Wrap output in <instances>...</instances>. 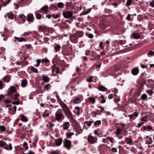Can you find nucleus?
Segmentation results:
<instances>
[{"instance_id":"f257e3e1","label":"nucleus","mask_w":154,"mask_h":154,"mask_svg":"<svg viewBox=\"0 0 154 154\" xmlns=\"http://www.w3.org/2000/svg\"><path fill=\"white\" fill-rule=\"evenodd\" d=\"M64 116L63 114L62 111L61 109H58L55 112V119L57 121L63 120L64 119Z\"/></svg>"},{"instance_id":"f03ea898","label":"nucleus","mask_w":154,"mask_h":154,"mask_svg":"<svg viewBox=\"0 0 154 154\" xmlns=\"http://www.w3.org/2000/svg\"><path fill=\"white\" fill-rule=\"evenodd\" d=\"M63 17L66 19H69L72 17L73 13L71 11H66L62 13Z\"/></svg>"},{"instance_id":"7ed1b4c3","label":"nucleus","mask_w":154,"mask_h":154,"mask_svg":"<svg viewBox=\"0 0 154 154\" xmlns=\"http://www.w3.org/2000/svg\"><path fill=\"white\" fill-rule=\"evenodd\" d=\"M64 147L68 149H70L71 145V142L68 140H65L63 141Z\"/></svg>"},{"instance_id":"20e7f679","label":"nucleus","mask_w":154,"mask_h":154,"mask_svg":"<svg viewBox=\"0 0 154 154\" xmlns=\"http://www.w3.org/2000/svg\"><path fill=\"white\" fill-rule=\"evenodd\" d=\"M63 111L67 117L70 118L72 117V114L69 109L66 108L64 109Z\"/></svg>"},{"instance_id":"39448f33","label":"nucleus","mask_w":154,"mask_h":154,"mask_svg":"<svg viewBox=\"0 0 154 154\" xmlns=\"http://www.w3.org/2000/svg\"><path fill=\"white\" fill-rule=\"evenodd\" d=\"M16 91V89L14 86H11L9 90L8 93V94L10 95H11L13 93L15 92Z\"/></svg>"},{"instance_id":"423d86ee","label":"nucleus","mask_w":154,"mask_h":154,"mask_svg":"<svg viewBox=\"0 0 154 154\" xmlns=\"http://www.w3.org/2000/svg\"><path fill=\"white\" fill-rule=\"evenodd\" d=\"M27 20L29 21L33 22L34 20V17L32 14L29 13L27 15Z\"/></svg>"},{"instance_id":"0eeeda50","label":"nucleus","mask_w":154,"mask_h":154,"mask_svg":"<svg viewBox=\"0 0 154 154\" xmlns=\"http://www.w3.org/2000/svg\"><path fill=\"white\" fill-rule=\"evenodd\" d=\"M70 123L69 122H63L62 125L63 127V128L64 130L68 129Z\"/></svg>"},{"instance_id":"6e6552de","label":"nucleus","mask_w":154,"mask_h":154,"mask_svg":"<svg viewBox=\"0 0 154 154\" xmlns=\"http://www.w3.org/2000/svg\"><path fill=\"white\" fill-rule=\"evenodd\" d=\"M55 143L57 146L60 145L62 142V139L60 138L55 140Z\"/></svg>"},{"instance_id":"1a4fd4ad","label":"nucleus","mask_w":154,"mask_h":154,"mask_svg":"<svg viewBox=\"0 0 154 154\" xmlns=\"http://www.w3.org/2000/svg\"><path fill=\"white\" fill-rule=\"evenodd\" d=\"M11 76L8 75H6L4 78V81L5 82H8L11 80Z\"/></svg>"},{"instance_id":"9d476101","label":"nucleus","mask_w":154,"mask_h":154,"mask_svg":"<svg viewBox=\"0 0 154 154\" xmlns=\"http://www.w3.org/2000/svg\"><path fill=\"white\" fill-rule=\"evenodd\" d=\"M139 72V70L137 68H134L131 70V72L134 75H137L138 73Z\"/></svg>"},{"instance_id":"9b49d317","label":"nucleus","mask_w":154,"mask_h":154,"mask_svg":"<svg viewBox=\"0 0 154 154\" xmlns=\"http://www.w3.org/2000/svg\"><path fill=\"white\" fill-rule=\"evenodd\" d=\"M49 112L47 110H45L44 112L43 113L42 116L44 119L46 117H48L49 116Z\"/></svg>"},{"instance_id":"f8f14e48","label":"nucleus","mask_w":154,"mask_h":154,"mask_svg":"<svg viewBox=\"0 0 154 154\" xmlns=\"http://www.w3.org/2000/svg\"><path fill=\"white\" fill-rule=\"evenodd\" d=\"M88 140L92 143H94L95 142V140L94 137L91 135H89L88 137Z\"/></svg>"},{"instance_id":"ddd939ff","label":"nucleus","mask_w":154,"mask_h":154,"mask_svg":"<svg viewBox=\"0 0 154 154\" xmlns=\"http://www.w3.org/2000/svg\"><path fill=\"white\" fill-rule=\"evenodd\" d=\"M125 140L126 142L127 143H128L130 145L132 144L133 140L131 138L128 137H126L125 138Z\"/></svg>"},{"instance_id":"4468645a","label":"nucleus","mask_w":154,"mask_h":154,"mask_svg":"<svg viewBox=\"0 0 154 154\" xmlns=\"http://www.w3.org/2000/svg\"><path fill=\"white\" fill-rule=\"evenodd\" d=\"M6 145V146L4 148L5 149L8 150H11L12 149L13 147L12 146L11 144L10 143L9 145Z\"/></svg>"},{"instance_id":"2eb2a0df","label":"nucleus","mask_w":154,"mask_h":154,"mask_svg":"<svg viewBox=\"0 0 154 154\" xmlns=\"http://www.w3.org/2000/svg\"><path fill=\"white\" fill-rule=\"evenodd\" d=\"M133 37L135 39H139L140 38V35L138 33H134L132 34Z\"/></svg>"},{"instance_id":"dca6fc26","label":"nucleus","mask_w":154,"mask_h":154,"mask_svg":"<svg viewBox=\"0 0 154 154\" xmlns=\"http://www.w3.org/2000/svg\"><path fill=\"white\" fill-rule=\"evenodd\" d=\"M148 138L149 139V140H147L145 142V144H151L153 140H152V138H150V137H149L148 136H146V138Z\"/></svg>"},{"instance_id":"f3484780","label":"nucleus","mask_w":154,"mask_h":154,"mask_svg":"<svg viewBox=\"0 0 154 154\" xmlns=\"http://www.w3.org/2000/svg\"><path fill=\"white\" fill-rule=\"evenodd\" d=\"M27 82L26 79L23 80L21 82V86L23 87H26L27 84Z\"/></svg>"},{"instance_id":"a211bd4d","label":"nucleus","mask_w":154,"mask_h":154,"mask_svg":"<svg viewBox=\"0 0 154 154\" xmlns=\"http://www.w3.org/2000/svg\"><path fill=\"white\" fill-rule=\"evenodd\" d=\"M14 38H16V40H17V41L19 42H25L26 41L25 39L22 37L19 38L16 37H14Z\"/></svg>"},{"instance_id":"6ab92c4d","label":"nucleus","mask_w":154,"mask_h":154,"mask_svg":"<svg viewBox=\"0 0 154 154\" xmlns=\"http://www.w3.org/2000/svg\"><path fill=\"white\" fill-rule=\"evenodd\" d=\"M7 15L8 18L11 19H13L14 17V15L11 11Z\"/></svg>"},{"instance_id":"aec40b11","label":"nucleus","mask_w":154,"mask_h":154,"mask_svg":"<svg viewBox=\"0 0 154 154\" xmlns=\"http://www.w3.org/2000/svg\"><path fill=\"white\" fill-rule=\"evenodd\" d=\"M6 143L3 140H0V147H3L6 145Z\"/></svg>"},{"instance_id":"412c9836","label":"nucleus","mask_w":154,"mask_h":154,"mask_svg":"<svg viewBox=\"0 0 154 154\" xmlns=\"http://www.w3.org/2000/svg\"><path fill=\"white\" fill-rule=\"evenodd\" d=\"M98 89L100 91H106V88L103 86H100L98 87Z\"/></svg>"},{"instance_id":"4be33fe9","label":"nucleus","mask_w":154,"mask_h":154,"mask_svg":"<svg viewBox=\"0 0 154 154\" xmlns=\"http://www.w3.org/2000/svg\"><path fill=\"white\" fill-rule=\"evenodd\" d=\"M42 80H43L44 82H49V78L46 76H43L42 78Z\"/></svg>"},{"instance_id":"5701e85b","label":"nucleus","mask_w":154,"mask_h":154,"mask_svg":"<svg viewBox=\"0 0 154 154\" xmlns=\"http://www.w3.org/2000/svg\"><path fill=\"white\" fill-rule=\"evenodd\" d=\"M51 87V85L49 84H46L44 87V88H45L47 91H49Z\"/></svg>"},{"instance_id":"b1692460","label":"nucleus","mask_w":154,"mask_h":154,"mask_svg":"<svg viewBox=\"0 0 154 154\" xmlns=\"http://www.w3.org/2000/svg\"><path fill=\"white\" fill-rule=\"evenodd\" d=\"M21 120L23 122H27L28 121V119L26 118V117L23 115H21Z\"/></svg>"},{"instance_id":"393cba45","label":"nucleus","mask_w":154,"mask_h":154,"mask_svg":"<svg viewBox=\"0 0 154 154\" xmlns=\"http://www.w3.org/2000/svg\"><path fill=\"white\" fill-rule=\"evenodd\" d=\"M23 20V23H24L26 20V17L23 14H20L19 16Z\"/></svg>"},{"instance_id":"a878e982","label":"nucleus","mask_w":154,"mask_h":154,"mask_svg":"<svg viewBox=\"0 0 154 154\" xmlns=\"http://www.w3.org/2000/svg\"><path fill=\"white\" fill-rule=\"evenodd\" d=\"M88 99L92 102L93 103H95V97H90L88 98Z\"/></svg>"},{"instance_id":"bb28decb","label":"nucleus","mask_w":154,"mask_h":154,"mask_svg":"<svg viewBox=\"0 0 154 154\" xmlns=\"http://www.w3.org/2000/svg\"><path fill=\"white\" fill-rule=\"evenodd\" d=\"M80 101V99L79 98L76 97L73 100V102L75 103H79Z\"/></svg>"},{"instance_id":"cd10ccee","label":"nucleus","mask_w":154,"mask_h":154,"mask_svg":"<svg viewBox=\"0 0 154 154\" xmlns=\"http://www.w3.org/2000/svg\"><path fill=\"white\" fill-rule=\"evenodd\" d=\"M11 0H2L3 5H5L10 2Z\"/></svg>"},{"instance_id":"c85d7f7f","label":"nucleus","mask_w":154,"mask_h":154,"mask_svg":"<svg viewBox=\"0 0 154 154\" xmlns=\"http://www.w3.org/2000/svg\"><path fill=\"white\" fill-rule=\"evenodd\" d=\"M94 121H85V124L87 125L90 126L91 125V124Z\"/></svg>"},{"instance_id":"c756f323","label":"nucleus","mask_w":154,"mask_h":154,"mask_svg":"<svg viewBox=\"0 0 154 154\" xmlns=\"http://www.w3.org/2000/svg\"><path fill=\"white\" fill-rule=\"evenodd\" d=\"M147 55L149 57L154 56V51H149L147 54Z\"/></svg>"},{"instance_id":"7c9ffc66","label":"nucleus","mask_w":154,"mask_h":154,"mask_svg":"<svg viewBox=\"0 0 154 154\" xmlns=\"http://www.w3.org/2000/svg\"><path fill=\"white\" fill-rule=\"evenodd\" d=\"M61 48L60 46L58 45H57L56 46L54 47V49H55V51H58L59 50H60Z\"/></svg>"},{"instance_id":"2f4dec72","label":"nucleus","mask_w":154,"mask_h":154,"mask_svg":"<svg viewBox=\"0 0 154 154\" xmlns=\"http://www.w3.org/2000/svg\"><path fill=\"white\" fill-rule=\"evenodd\" d=\"M35 14L36 17V18L38 20L40 19L42 17L41 15L39 14H38L37 13H36V12H35Z\"/></svg>"},{"instance_id":"473e14b6","label":"nucleus","mask_w":154,"mask_h":154,"mask_svg":"<svg viewBox=\"0 0 154 154\" xmlns=\"http://www.w3.org/2000/svg\"><path fill=\"white\" fill-rule=\"evenodd\" d=\"M57 6L59 8H62L63 7L64 5L63 3L59 2L57 3Z\"/></svg>"},{"instance_id":"72a5a7b5","label":"nucleus","mask_w":154,"mask_h":154,"mask_svg":"<svg viewBox=\"0 0 154 154\" xmlns=\"http://www.w3.org/2000/svg\"><path fill=\"white\" fill-rule=\"evenodd\" d=\"M30 69L32 71L35 73H37L38 72V70L33 66H31L30 67Z\"/></svg>"},{"instance_id":"f704fd0d","label":"nucleus","mask_w":154,"mask_h":154,"mask_svg":"<svg viewBox=\"0 0 154 154\" xmlns=\"http://www.w3.org/2000/svg\"><path fill=\"white\" fill-rule=\"evenodd\" d=\"M133 0H127L126 3V5L127 6H129L131 5Z\"/></svg>"},{"instance_id":"c9c22d12","label":"nucleus","mask_w":154,"mask_h":154,"mask_svg":"<svg viewBox=\"0 0 154 154\" xmlns=\"http://www.w3.org/2000/svg\"><path fill=\"white\" fill-rule=\"evenodd\" d=\"M0 133H1V132H4L5 131V128L4 126L2 125L0 127Z\"/></svg>"},{"instance_id":"e433bc0d","label":"nucleus","mask_w":154,"mask_h":154,"mask_svg":"<svg viewBox=\"0 0 154 154\" xmlns=\"http://www.w3.org/2000/svg\"><path fill=\"white\" fill-rule=\"evenodd\" d=\"M74 133L72 132H69L66 133V135L67 137H69L72 136V135L74 134Z\"/></svg>"},{"instance_id":"4c0bfd02","label":"nucleus","mask_w":154,"mask_h":154,"mask_svg":"<svg viewBox=\"0 0 154 154\" xmlns=\"http://www.w3.org/2000/svg\"><path fill=\"white\" fill-rule=\"evenodd\" d=\"M19 94L18 93H17L16 94H15L14 97V99L15 100H19V99L18 98V96H19Z\"/></svg>"},{"instance_id":"58836bf2","label":"nucleus","mask_w":154,"mask_h":154,"mask_svg":"<svg viewBox=\"0 0 154 154\" xmlns=\"http://www.w3.org/2000/svg\"><path fill=\"white\" fill-rule=\"evenodd\" d=\"M101 123V122L100 120H97L94 123V125H98L100 124Z\"/></svg>"},{"instance_id":"ea45409f","label":"nucleus","mask_w":154,"mask_h":154,"mask_svg":"<svg viewBox=\"0 0 154 154\" xmlns=\"http://www.w3.org/2000/svg\"><path fill=\"white\" fill-rule=\"evenodd\" d=\"M36 62L37 64L35 65L34 66L37 67L38 66L41 62V60L39 59H37L36 60Z\"/></svg>"},{"instance_id":"a19ab883","label":"nucleus","mask_w":154,"mask_h":154,"mask_svg":"<svg viewBox=\"0 0 154 154\" xmlns=\"http://www.w3.org/2000/svg\"><path fill=\"white\" fill-rule=\"evenodd\" d=\"M142 98L144 100L146 99L147 98V95L145 94H142L141 96Z\"/></svg>"},{"instance_id":"79ce46f5","label":"nucleus","mask_w":154,"mask_h":154,"mask_svg":"<svg viewBox=\"0 0 154 154\" xmlns=\"http://www.w3.org/2000/svg\"><path fill=\"white\" fill-rule=\"evenodd\" d=\"M56 69V66L55 65H54L53 66H51V71H52V72H54L55 71Z\"/></svg>"},{"instance_id":"37998d69","label":"nucleus","mask_w":154,"mask_h":154,"mask_svg":"<svg viewBox=\"0 0 154 154\" xmlns=\"http://www.w3.org/2000/svg\"><path fill=\"white\" fill-rule=\"evenodd\" d=\"M47 8L48 6L47 5H45L41 9V10H43L46 11L47 10Z\"/></svg>"},{"instance_id":"c03bdc74","label":"nucleus","mask_w":154,"mask_h":154,"mask_svg":"<svg viewBox=\"0 0 154 154\" xmlns=\"http://www.w3.org/2000/svg\"><path fill=\"white\" fill-rule=\"evenodd\" d=\"M52 17L54 19H56L59 17V15L57 14H53L52 15Z\"/></svg>"},{"instance_id":"a18cd8bd","label":"nucleus","mask_w":154,"mask_h":154,"mask_svg":"<svg viewBox=\"0 0 154 154\" xmlns=\"http://www.w3.org/2000/svg\"><path fill=\"white\" fill-rule=\"evenodd\" d=\"M93 77L91 76L89 78L87 79V81L88 82H91L93 81Z\"/></svg>"},{"instance_id":"49530a36","label":"nucleus","mask_w":154,"mask_h":154,"mask_svg":"<svg viewBox=\"0 0 154 154\" xmlns=\"http://www.w3.org/2000/svg\"><path fill=\"white\" fill-rule=\"evenodd\" d=\"M149 5L152 7H154V0L152 1L149 3Z\"/></svg>"},{"instance_id":"de8ad7c7","label":"nucleus","mask_w":154,"mask_h":154,"mask_svg":"<svg viewBox=\"0 0 154 154\" xmlns=\"http://www.w3.org/2000/svg\"><path fill=\"white\" fill-rule=\"evenodd\" d=\"M48 60L47 58H45L43 59L42 60V62H45V63H47L48 62Z\"/></svg>"},{"instance_id":"09e8293b","label":"nucleus","mask_w":154,"mask_h":154,"mask_svg":"<svg viewBox=\"0 0 154 154\" xmlns=\"http://www.w3.org/2000/svg\"><path fill=\"white\" fill-rule=\"evenodd\" d=\"M121 130L120 128H118L117 130L116 133L117 134H119L121 132Z\"/></svg>"},{"instance_id":"8fccbe9b","label":"nucleus","mask_w":154,"mask_h":154,"mask_svg":"<svg viewBox=\"0 0 154 154\" xmlns=\"http://www.w3.org/2000/svg\"><path fill=\"white\" fill-rule=\"evenodd\" d=\"M112 151L113 152H117V149L116 148H113L111 149Z\"/></svg>"},{"instance_id":"3c124183","label":"nucleus","mask_w":154,"mask_h":154,"mask_svg":"<svg viewBox=\"0 0 154 154\" xmlns=\"http://www.w3.org/2000/svg\"><path fill=\"white\" fill-rule=\"evenodd\" d=\"M3 85L2 81L0 80V89H2L3 88Z\"/></svg>"},{"instance_id":"603ef678","label":"nucleus","mask_w":154,"mask_h":154,"mask_svg":"<svg viewBox=\"0 0 154 154\" xmlns=\"http://www.w3.org/2000/svg\"><path fill=\"white\" fill-rule=\"evenodd\" d=\"M126 19L128 20H130L131 19L130 15L128 14L127 16L126 17Z\"/></svg>"},{"instance_id":"864d4df0","label":"nucleus","mask_w":154,"mask_h":154,"mask_svg":"<svg viewBox=\"0 0 154 154\" xmlns=\"http://www.w3.org/2000/svg\"><path fill=\"white\" fill-rule=\"evenodd\" d=\"M12 103L13 104L18 105L20 103L18 101H15L13 102Z\"/></svg>"},{"instance_id":"5fc2aeb1","label":"nucleus","mask_w":154,"mask_h":154,"mask_svg":"<svg viewBox=\"0 0 154 154\" xmlns=\"http://www.w3.org/2000/svg\"><path fill=\"white\" fill-rule=\"evenodd\" d=\"M56 73H59L60 72V70L58 67H56Z\"/></svg>"},{"instance_id":"6e6d98bb","label":"nucleus","mask_w":154,"mask_h":154,"mask_svg":"<svg viewBox=\"0 0 154 154\" xmlns=\"http://www.w3.org/2000/svg\"><path fill=\"white\" fill-rule=\"evenodd\" d=\"M88 37L90 38H92L93 37V35L91 34H90L88 35Z\"/></svg>"},{"instance_id":"4d7b16f0","label":"nucleus","mask_w":154,"mask_h":154,"mask_svg":"<svg viewBox=\"0 0 154 154\" xmlns=\"http://www.w3.org/2000/svg\"><path fill=\"white\" fill-rule=\"evenodd\" d=\"M113 97V95L112 94H110L108 96V98L109 99H111Z\"/></svg>"},{"instance_id":"13d9d810","label":"nucleus","mask_w":154,"mask_h":154,"mask_svg":"<svg viewBox=\"0 0 154 154\" xmlns=\"http://www.w3.org/2000/svg\"><path fill=\"white\" fill-rule=\"evenodd\" d=\"M5 102L8 103H10L11 102V101L10 100L7 99L5 101Z\"/></svg>"},{"instance_id":"bf43d9fd","label":"nucleus","mask_w":154,"mask_h":154,"mask_svg":"<svg viewBox=\"0 0 154 154\" xmlns=\"http://www.w3.org/2000/svg\"><path fill=\"white\" fill-rule=\"evenodd\" d=\"M90 11H91V10L90 9H89L88 10H87V11L85 12V14H87L88 13H89L90 12Z\"/></svg>"},{"instance_id":"052dcab7","label":"nucleus","mask_w":154,"mask_h":154,"mask_svg":"<svg viewBox=\"0 0 154 154\" xmlns=\"http://www.w3.org/2000/svg\"><path fill=\"white\" fill-rule=\"evenodd\" d=\"M112 5L116 7L118 5V4L116 3H113L112 4Z\"/></svg>"},{"instance_id":"680f3d73","label":"nucleus","mask_w":154,"mask_h":154,"mask_svg":"<svg viewBox=\"0 0 154 154\" xmlns=\"http://www.w3.org/2000/svg\"><path fill=\"white\" fill-rule=\"evenodd\" d=\"M106 139L107 140H109L111 143H112L113 142L112 140V139H111L109 137H106Z\"/></svg>"},{"instance_id":"e2e57ef3","label":"nucleus","mask_w":154,"mask_h":154,"mask_svg":"<svg viewBox=\"0 0 154 154\" xmlns=\"http://www.w3.org/2000/svg\"><path fill=\"white\" fill-rule=\"evenodd\" d=\"M51 17H52V15H46V17L48 19L51 18Z\"/></svg>"},{"instance_id":"0e129e2a","label":"nucleus","mask_w":154,"mask_h":154,"mask_svg":"<svg viewBox=\"0 0 154 154\" xmlns=\"http://www.w3.org/2000/svg\"><path fill=\"white\" fill-rule=\"evenodd\" d=\"M103 43L102 42H100L99 43V47L100 48H102L103 47Z\"/></svg>"},{"instance_id":"69168bd1","label":"nucleus","mask_w":154,"mask_h":154,"mask_svg":"<svg viewBox=\"0 0 154 154\" xmlns=\"http://www.w3.org/2000/svg\"><path fill=\"white\" fill-rule=\"evenodd\" d=\"M4 97V96L2 94L0 95V100L3 98Z\"/></svg>"},{"instance_id":"338daca9","label":"nucleus","mask_w":154,"mask_h":154,"mask_svg":"<svg viewBox=\"0 0 154 154\" xmlns=\"http://www.w3.org/2000/svg\"><path fill=\"white\" fill-rule=\"evenodd\" d=\"M94 133L95 134H96L97 135H99L98 134L97 131V130H95V131H94Z\"/></svg>"},{"instance_id":"774afa93","label":"nucleus","mask_w":154,"mask_h":154,"mask_svg":"<svg viewBox=\"0 0 154 154\" xmlns=\"http://www.w3.org/2000/svg\"><path fill=\"white\" fill-rule=\"evenodd\" d=\"M28 154H34V153L33 151H30L29 152Z\"/></svg>"}]
</instances>
